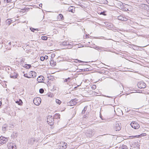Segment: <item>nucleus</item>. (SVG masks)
<instances>
[{
	"instance_id": "ea45409f",
	"label": "nucleus",
	"mask_w": 149,
	"mask_h": 149,
	"mask_svg": "<svg viewBox=\"0 0 149 149\" xmlns=\"http://www.w3.org/2000/svg\"><path fill=\"white\" fill-rule=\"evenodd\" d=\"M67 79L68 80V81L69 82H70L71 81V78L70 77H68V78H67Z\"/></svg>"
},
{
	"instance_id": "c756f323",
	"label": "nucleus",
	"mask_w": 149,
	"mask_h": 149,
	"mask_svg": "<svg viewBox=\"0 0 149 149\" xmlns=\"http://www.w3.org/2000/svg\"><path fill=\"white\" fill-rule=\"evenodd\" d=\"M24 77L27 78H30L31 77V76H30L29 75H28L27 74H24Z\"/></svg>"
},
{
	"instance_id": "a211bd4d",
	"label": "nucleus",
	"mask_w": 149,
	"mask_h": 149,
	"mask_svg": "<svg viewBox=\"0 0 149 149\" xmlns=\"http://www.w3.org/2000/svg\"><path fill=\"white\" fill-rule=\"evenodd\" d=\"M53 119H59L60 118V115L58 113H56L53 117Z\"/></svg>"
},
{
	"instance_id": "c85d7f7f",
	"label": "nucleus",
	"mask_w": 149,
	"mask_h": 149,
	"mask_svg": "<svg viewBox=\"0 0 149 149\" xmlns=\"http://www.w3.org/2000/svg\"><path fill=\"white\" fill-rule=\"evenodd\" d=\"M9 147L10 149H16V146H14L13 145H11Z\"/></svg>"
},
{
	"instance_id": "79ce46f5",
	"label": "nucleus",
	"mask_w": 149,
	"mask_h": 149,
	"mask_svg": "<svg viewBox=\"0 0 149 149\" xmlns=\"http://www.w3.org/2000/svg\"><path fill=\"white\" fill-rule=\"evenodd\" d=\"M44 58H45V59H47L48 58V57L47 56H45V57H44Z\"/></svg>"
},
{
	"instance_id": "4be33fe9",
	"label": "nucleus",
	"mask_w": 149,
	"mask_h": 149,
	"mask_svg": "<svg viewBox=\"0 0 149 149\" xmlns=\"http://www.w3.org/2000/svg\"><path fill=\"white\" fill-rule=\"evenodd\" d=\"M17 134L16 132H13L11 135V137L13 138H16L17 136Z\"/></svg>"
},
{
	"instance_id": "de8ad7c7",
	"label": "nucleus",
	"mask_w": 149,
	"mask_h": 149,
	"mask_svg": "<svg viewBox=\"0 0 149 149\" xmlns=\"http://www.w3.org/2000/svg\"><path fill=\"white\" fill-rule=\"evenodd\" d=\"M11 42H10L8 44H9V45H11Z\"/></svg>"
},
{
	"instance_id": "a18cd8bd",
	"label": "nucleus",
	"mask_w": 149,
	"mask_h": 149,
	"mask_svg": "<svg viewBox=\"0 0 149 149\" xmlns=\"http://www.w3.org/2000/svg\"><path fill=\"white\" fill-rule=\"evenodd\" d=\"M86 115H84V118H86Z\"/></svg>"
},
{
	"instance_id": "1a4fd4ad",
	"label": "nucleus",
	"mask_w": 149,
	"mask_h": 149,
	"mask_svg": "<svg viewBox=\"0 0 149 149\" xmlns=\"http://www.w3.org/2000/svg\"><path fill=\"white\" fill-rule=\"evenodd\" d=\"M116 5L119 7L120 8H123L122 7L124 5V3H123L122 2L120 1H117L116 3Z\"/></svg>"
},
{
	"instance_id": "8fccbe9b",
	"label": "nucleus",
	"mask_w": 149,
	"mask_h": 149,
	"mask_svg": "<svg viewBox=\"0 0 149 149\" xmlns=\"http://www.w3.org/2000/svg\"><path fill=\"white\" fill-rule=\"evenodd\" d=\"M25 10L26 11V10H28V9H24V10Z\"/></svg>"
},
{
	"instance_id": "4468645a",
	"label": "nucleus",
	"mask_w": 149,
	"mask_h": 149,
	"mask_svg": "<svg viewBox=\"0 0 149 149\" xmlns=\"http://www.w3.org/2000/svg\"><path fill=\"white\" fill-rule=\"evenodd\" d=\"M132 146L133 148H138L139 147L140 145L139 144L138 142H135L133 143Z\"/></svg>"
},
{
	"instance_id": "72a5a7b5",
	"label": "nucleus",
	"mask_w": 149,
	"mask_h": 149,
	"mask_svg": "<svg viewBox=\"0 0 149 149\" xmlns=\"http://www.w3.org/2000/svg\"><path fill=\"white\" fill-rule=\"evenodd\" d=\"M94 48L97 50H101L102 49L101 48H102V47H100L98 46H96V47H94Z\"/></svg>"
},
{
	"instance_id": "423d86ee",
	"label": "nucleus",
	"mask_w": 149,
	"mask_h": 149,
	"mask_svg": "<svg viewBox=\"0 0 149 149\" xmlns=\"http://www.w3.org/2000/svg\"><path fill=\"white\" fill-rule=\"evenodd\" d=\"M114 127L116 131H119L121 129V126H120L118 122H116L114 124Z\"/></svg>"
},
{
	"instance_id": "49530a36",
	"label": "nucleus",
	"mask_w": 149,
	"mask_h": 149,
	"mask_svg": "<svg viewBox=\"0 0 149 149\" xmlns=\"http://www.w3.org/2000/svg\"><path fill=\"white\" fill-rule=\"evenodd\" d=\"M2 104V102H1L0 101V107L1 106V105Z\"/></svg>"
},
{
	"instance_id": "864d4df0",
	"label": "nucleus",
	"mask_w": 149,
	"mask_h": 149,
	"mask_svg": "<svg viewBox=\"0 0 149 149\" xmlns=\"http://www.w3.org/2000/svg\"><path fill=\"white\" fill-rule=\"evenodd\" d=\"M7 51H4V52H5V53H6V52H7Z\"/></svg>"
},
{
	"instance_id": "f704fd0d",
	"label": "nucleus",
	"mask_w": 149,
	"mask_h": 149,
	"mask_svg": "<svg viewBox=\"0 0 149 149\" xmlns=\"http://www.w3.org/2000/svg\"><path fill=\"white\" fill-rule=\"evenodd\" d=\"M44 92V90L42 88H40L39 90V92L40 93H42Z\"/></svg>"
},
{
	"instance_id": "39448f33",
	"label": "nucleus",
	"mask_w": 149,
	"mask_h": 149,
	"mask_svg": "<svg viewBox=\"0 0 149 149\" xmlns=\"http://www.w3.org/2000/svg\"><path fill=\"white\" fill-rule=\"evenodd\" d=\"M8 141V139L7 138L4 137L2 136L0 137V143L1 144H3L6 143Z\"/></svg>"
},
{
	"instance_id": "7ed1b4c3",
	"label": "nucleus",
	"mask_w": 149,
	"mask_h": 149,
	"mask_svg": "<svg viewBox=\"0 0 149 149\" xmlns=\"http://www.w3.org/2000/svg\"><path fill=\"white\" fill-rule=\"evenodd\" d=\"M33 102L36 105L38 106L41 103V99L39 97H35L33 100Z\"/></svg>"
},
{
	"instance_id": "9b49d317",
	"label": "nucleus",
	"mask_w": 149,
	"mask_h": 149,
	"mask_svg": "<svg viewBox=\"0 0 149 149\" xmlns=\"http://www.w3.org/2000/svg\"><path fill=\"white\" fill-rule=\"evenodd\" d=\"M18 75V74L17 73L14 72L13 74L11 73L10 74V77L13 79H16L17 78Z\"/></svg>"
},
{
	"instance_id": "f03ea898",
	"label": "nucleus",
	"mask_w": 149,
	"mask_h": 149,
	"mask_svg": "<svg viewBox=\"0 0 149 149\" xmlns=\"http://www.w3.org/2000/svg\"><path fill=\"white\" fill-rule=\"evenodd\" d=\"M93 130L92 129L87 130L85 132V134L88 137H91L94 135Z\"/></svg>"
},
{
	"instance_id": "2f4dec72",
	"label": "nucleus",
	"mask_w": 149,
	"mask_h": 149,
	"mask_svg": "<svg viewBox=\"0 0 149 149\" xmlns=\"http://www.w3.org/2000/svg\"><path fill=\"white\" fill-rule=\"evenodd\" d=\"M30 30L31 31H32V32H34V31H35V30H37V31L38 30V29H34V28H30Z\"/></svg>"
},
{
	"instance_id": "2eb2a0df",
	"label": "nucleus",
	"mask_w": 149,
	"mask_h": 149,
	"mask_svg": "<svg viewBox=\"0 0 149 149\" xmlns=\"http://www.w3.org/2000/svg\"><path fill=\"white\" fill-rule=\"evenodd\" d=\"M118 20L121 21H125L127 20V19L124 17L121 16H120L118 17Z\"/></svg>"
},
{
	"instance_id": "cd10ccee",
	"label": "nucleus",
	"mask_w": 149,
	"mask_h": 149,
	"mask_svg": "<svg viewBox=\"0 0 149 149\" xmlns=\"http://www.w3.org/2000/svg\"><path fill=\"white\" fill-rule=\"evenodd\" d=\"M25 67L26 68H28V69H29V68H30L31 67V65L30 64H25Z\"/></svg>"
},
{
	"instance_id": "6e6552de",
	"label": "nucleus",
	"mask_w": 149,
	"mask_h": 149,
	"mask_svg": "<svg viewBox=\"0 0 149 149\" xmlns=\"http://www.w3.org/2000/svg\"><path fill=\"white\" fill-rule=\"evenodd\" d=\"M77 100L76 99H74L72 100L70 102V104L71 106L75 105L77 103Z\"/></svg>"
},
{
	"instance_id": "58836bf2",
	"label": "nucleus",
	"mask_w": 149,
	"mask_h": 149,
	"mask_svg": "<svg viewBox=\"0 0 149 149\" xmlns=\"http://www.w3.org/2000/svg\"><path fill=\"white\" fill-rule=\"evenodd\" d=\"M11 0H4V2H5L6 1L7 3L10 2Z\"/></svg>"
},
{
	"instance_id": "412c9836",
	"label": "nucleus",
	"mask_w": 149,
	"mask_h": 149,
	"mask_svg": "<svg viewBox=\"0 0 149 149\" xmlns=\"http://www.w3.org/2000/svg\"><path fill=\"white\" fill-rule=\"evenodd\" d=\"M15 102L19 105H22L23 103L22 100L20 99H19V100L16 101Z\"/></svg>"
},
{
	"instance_id": "9d476101",
	"label": "nucleus",
	"mask_w": 149,
	"mask_h": 149,
	"mask_svg": "<svg viewBox=\"0 0 149 149\" xmlns=\"http://www.w3.org/2000/svg\"><path fill=\"white\" fill-rule=\"evenodd\" d=\"M31 77L34 78L36 77L37 75V73L34 71H30L29 74Z\"/></svg>"
},
{
	"instance_id": "bb28decb",
	"label": "nucleus",
	"mask_w": 149,
	"mask_h": 149,
	"mask_svg": "<svg viewBox=\"0 0 149 149\" xmlns=\"http://www.w3.org/2000/svg\"><path fill=\"white\" fill-rule=\"evenodd\" d=\"M119 149H127V147L126 146L123 145L120 146Z\"/></svg>"
},
{
	"instance_id": "4d7b16f0",
	"label": "nucleus",
	"mask_w": 149,
	"mask_h": 149,
	"mask_svg": "<svg viewBox=\"0 0 149 149\" xmlns=\"http://www.w3.org/2000/svg\"><path fill=\"white\" fill-rule=\"evenodd\" d=\"M49 96H50V97H51V96H50V95H49ZM52 96H51V97H52Z\"/></svg>"
},
{
	"instance_id": "7c9ffc66",
	"label": "nucleus",
	"mask_w": 149,
	"mask_h": 149,
	"mask_svg": "<svg viewBox=\"0 0 149 149\" xmlns=\"http://www.w3.org/2000/svg\"><path fill=\"white\" fill-rule=\"evenodd\" d=\"M56 102L59 104H60L61 103V101L58 99H56Z\"/></svg>"
},
{
	"instance_id": "37998d69",
	"label": "nucleus",
	"mask_w": 149,
	"mask_h": 149,
	"mask_svg": "<svg viewBox=\"0 0 149 149\" xmlns=\"http://www.w3.org/2000/svg\"><path fill=\"white\" fill-rule=\"evenodd\" d=\"M42 3H40L39 4V6L40 7H42Z\"/></svg>"
},
{
	"instance_id": "20e7f679",
	"label": "nucleus",
	"mask_w": 149,
	"mask_h": 149,
	"mask_svg": "<svg viewBox=\"0 0 149 149\" xmlns=\"http://www.w3.org/2000/svg\"><path fill=\"white\" fill-rule=\"evenodd\" d=\"M131 127L135 129H137L140 127L139 125L136 122H132L130 124Z\"/></svg>"
},
{
	"instance_id": "b1692460",
	"label": "nucleus",
	"mask_w": 149,
	"mask_h": 149,
	"mask_svg": "<svg viewBox=\"0 0 149 149\" xmlns=\"http://www.w3.org/2000/svg\"><path fill=\"white\" fill-rule=\"evenodd\" d=\"M87 107H88V106H85V107L84 108V109L82 111V112H81V113L82 114H84V113H85V112L87 110Z\"/></svg>"
},
{
	"instance_id": "bf43d9fd",
	"label": "nucleus",
	"mask_w": 149,
	"mask_h": 149,
	"mask_svg": "<svg viewBox=\"0 0 149 149\" xmlns=\"http://www.w3.org/2000/svg\"><path fill=\"white\" fill-rule=\"evenodd\" d=\"M142 134H141V136H142Z\"/></svg>"
},
{
	"instance_id": "0eeeda50",
	"label": "nucleus",
	"mask_w": 149,
	"mask_h": 149,
	"mask_svg": "<svg viewBox=\"0 0 149 149\" xmlns=\"http://www.w3.org/2000/svg\"><path fill=\"white\" fill-rule=\"evenodd\" d=\"M137 85L139 88H144L146 87V84L143 81L139 82L137 84Z\"/></svg>"
},
{
	"instance_id": "f8f14e48",
	"label": "nucleus",
	"mask_w": 149,
	"mask_h": 149,
	"mask_svg": "<svg viewBox=\"0 0 149 149\" xmlns=\"http://www.w3.org/2000/svg\"><path fill=\"white\" fill-rule=\"evenodd\" d=\"M44 77L42 76H40L37 78V81L38 82H42V81L44 80Z\"/></svg>"
},
{
	"instance_id": "5fc2aeb1",
	"label": "nucleus",
	"mask_w": 149,
	"mask_h": 149,
	"mask_svg": "<svg viewBox=\"0 0 149 149\" xmlns=\"http://www.w3.org/2000/svg\"><path fill=\"white\" fill-rule=\"evenodd\" d=\"M6 127H5V126H4V128H5Z\"/></svg>"
},
{
	"instance_id": "c9c22d12",
	"label": "nucleus",
	"mask_w": 149,
	"mask_h": 149,
	"mask_svg": "<svg viewBox=\"0 0 149 149\" xmlns=\"http://www.w3.org/2000/svg\"><path fill=\"white\" fill-rule=\"evenodd\" d=\"M140 135H139L138 136L136 135V136H130V137H132V138H138L139 137Z\"/></svg>"
},
{
	"instance_id": "aec40b11",
	"label": "nucleus",
	"mask_w": 149,
	"mask_h": 149,
	"mask_svg": "<svg viewBox=\"0 0 149 149\" xmlns=\"http://www.w3.org/2000/svg\"><path fill=\"white\" fill-rule=\"evenodd\" d=\"M64 19L63 16V15L61 14H59L58 15V19L59 20L61 19Z\"/></svg>"
},
{
	"instance_id": "603ef678",
	"label": "nucleus",
	"mask_w": 149,
	"mask_h": 149,
	"mask_svg": "<svg viewBox=\"0 0 149 149\" xmlns=\"http://www.w3.org/2000/svg\"><path fill=\"white\" fill-rule=\"evenodd\" d=\"M102 13H103V12H101V14H103Z\"/></svg>"
},
{
	"instance_id": "393cba45",
	"label": "nucleus",
	"mask_w": 149,
	"mask_h": 149,
	"mask_svg": "<svg viewBox=\"0 0 149 149\" xmlns=\"http://www.w3.org/2000/svg\"><path fill=\"white\" fill-rule=\"evenodd\" d=\"M67 146V144L66 143L64 142L63 143V145H62V149H65L66 148Z\"/></svg>"
},
{
	"instance_id": "c03bdc74",
	"label": "nucleus",
	"mask_w": 149,
	"mask_h": 149,
	"mask_svg": "<svg viewBox=\"0 0 149 149\" xmlns=\"http://www.w3.org/2000/svg\"><path fill=\"white\" fill-rule=\"evenodd\" d=\"M148 3L149 4V0H146Z\"/></svg>"
},
{
	"instance_id": "f3484780",
	"label": "nucleus",
	"mask_w": 149,
	"mask_h": 149,
	"mask_svg": "<svg viewBox=\"0 0 149 149\" xmlns=\"http://www.w3.org/2000/svg\"><path fill=\"white\" fill-rule=\"evenodd\" d=\"M35 141V139L33 138H31L28 141V143L30 144H33Z\"/></svg>"
},
{
	"instance_id": "6e6d98bb",
	"label": "nucleus",
	"mask_w": 149,
	"mask_h": 149,
	"mask_svg": "<svg viewBox=\"0 0 149 149\" xmlns=\"http://www.w3.org/2000/svg\"><path fill=\"white\" fill-rule=\"evenodd\" d=\"M6 127H5V126H4V128H5Z\"/></svg>"
},
{
	"instance_id": "a878e982",
	"label": "nucleus",
	"mask_w": 149,
	"mask_h": 149,
	"mask_svg": "<svg viewBox=\"0 0 149 149\" xmlns=\"http://www.w3.org/2000/svg\"><path fill=\"white\" fill-rule=\"evenodd\" d=\"M73 6H71L70 7H69L68 8V10L70 12H71L72 13L74 12V10L73 9Z\"/></svg>"
},
{
	"instance_id": "dca6fc26",
	"label": "nucleus",
	"mask_w": 149,
	"mask_h": 149,
	"mask_svg": "<svg viewBox=\"0 0 149 149\" xmlns=\"http://www.w3.org/2000/svg\"><path fill=\"white\" fill-rule=\"evenodd\" d=\"M60 44L61 45H62L64 46H67L70 45L69 43V42L65 41H64L62 42H61Z\"/></svg>"
},
{
	"instance_id": "f257e3e1",
	"label": "nucleus",
	"mask_w": 149,
	"mask_h": 149,
	"mask_svg": "<svg viewBox=\"0 0 149 149\" xmlns=\"http://www.w3.org/2000/svg\"><path fill=\"white\" fill-rule=\"evenodd\" d=\"M47 122L50 125L52 126L54 125V119L52 118V116H48L47 118Z\"/></svg>"
},
{
	"instance_id": "473e14b6",
	"label": "nucleus",
	"mask_w": 149,
	"mask_h": 149,
	"mask_svg": "<svg viewBox=\"0 0 149 149\" xmlns=\"http://www.w3.org/2000/svg\"><path fill=\"white\" fill-rule=\"evenodd\" d=\"M47 37L45 36H42L41 37V39L44 40H46L47 39Z\"/></svg>"
},
{
	"instance_id": "5701e85b",
	"label": "nucleus",
	"mask_w": 149,
	"mask_h": 149,
	"mask_svg": "<svg viewBox=\"0 0 149 149\" xmlns=\"http://www.w3.org/2000/svg\"><path fill=\"white\" fill-rule=\"evenodd\" d=\"M75 61H74V62H75V63H77L78 62H79V63H82V64H84L85 63H86V62H84V61H82L79 60H78L77 59H75Z\"/></svg>"
},
{
	"instance_id": "4c0bfd02",
	"label": "nucleus",
	"mask_w": 149,
	"mask_h": 149,
	"mask_svg": "<svg viewBox=\"0 0 149 149\" xmlns=\"http://www.w3.org/2000/svg\"><path fill=\"white\" fill-rule=\"evenodd\" d=\"M92 88L93 89H95L96 88V86L95 85H93L92 87Z\"/></svg>"
},
{
	"instance_id": "09e8293b",
	"label": "nucleus",
	"mask_w": 149,
	"mask_h": 149,
	"mask_svg": "<svg viewBox=\"0 0 149 149\" xmlns=\"http://www.w3.org/2000/svg\"><path fill=\"white\" fill-rule=\"evenodd\" d=\"M53 56H54V54H53V55L52 54V56H51V57H52Z\"/></svg>"
},
{
	"instance_id": "3c124183",
	"label": "nucleus",
	"mask_w": 149,
	"mask_h": 149,
	"mask_svg": "<svg viewBox=\"0 0 149 149\" xmlns=\"http://www.w3.org/2000/svg\"><path fill=\"white\" fill-rule=\"evenodd\" d=\"M107 97H109V96H107Z\"/></svg>"
},
{
	"instance_id": "e433bc0d",
	"label": "nucleus",
	"mask_w": 149,
	"mask_h": 149,
	"mask_svg": "<svg viewBox=\"0 0 149 149\" xmlns=\"http://www.w3.org/2000/svg\"><path fill=\"white\" fill-rule=\"evenodd\" d=\"M45 58H44V57L41 56L40 58V60L41 61H43L45 59Z\"/></svg>"
},
{
	"instance_id": "13d9d810",
	"label": "nucleus",
	"mask_w": 149,
	"mask_h": 149,
	"mask_svg": "<svg viewBox=\"0 0 149 149\" xmlns=\"http://www.w3.org/2000/svg\"><path fill=\"white\" fill-rule=\"evenodd\" d=\"M26 51H27V52H28V50H27Z\"/></svg>"
},
{
	"instance_id": "a19ab883",
	"label": "nucleus",
	"mask_w": 149,
	"mask_h": 149,
	"mask_svg": "<svg viewBox=\"0 0 149 149\" xmlns=\"http://www.w3.org/2000/svg\"><path fill=\"white\" fill-rule=\"evenodd\" d=\"M68 81V80L67 79H65L64 80V82H67Z\"/></svg>"
},
{
	"instance_id": "6ab92c4d",
	"label": "nucleus",
	"mask_w": 149,
	"mask_h": 149,
	"mask_svg": "<svg viewBox=\"0 0 149 149\" xmlns=\"http://www.w3.org/2000/svg\"><path fill=\"white\" fill-rule=\"evenodd\" d=\"M12 21L10 19H8L6 21V24H8V26L9 25Z\"/></svg>"
},
{
	"instance_id": "ddd939ff",
	"label": "nucleus",
	"mask_w": 149,
	"mask_h": 149,
	"mask_svg": "<svg viewBox=\"0 0 149 149\" xmlns=\"http://www.w3.org/2000/svg\"><path fill=\"white\" fill-rule=\"evenodd\" d=\"M129 6V5L124 3L122 7L123 8H122L121 9H123V10L125 11H129L128 8V6Z\"/></svg>"
}]
</instances>
